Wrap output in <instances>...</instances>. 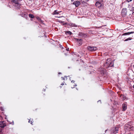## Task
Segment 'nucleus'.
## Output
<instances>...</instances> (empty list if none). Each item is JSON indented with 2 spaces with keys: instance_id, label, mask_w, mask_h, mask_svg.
<instances>
[{
  "instance_id": "1",
  "label": "nucleus",
  "mask_w": 134,
  "mask_h": 134,
  "mask_svg": "<svg viewBox=\"0 0 134 134\" xmlns=\"http://www.w3.org/2000/svg\"><path fill=\"white\" fill-rule=\"evenodd\" d=\"M110 59H108L106 61L105 63L104 64L105 67L108 68L109 67H112L113 66L114 64L112 62H109Z\"/></svg>"
},
{
  "instance_id": "2",
  "label": "nucleus",
  "mask_w": 134,
  "mask_h": 134,
  "mask_svg": "<svg viewBox=\"0 0 134 134\" xmlns=\"http://www.w3.org/2000/svg\"><path fill=\"white\" fill-rule=\"evenodd\" d=\"M102 2L100 1V0H98L97 2H96L95 5L98 7L99 9L102 8L103 5V4L101 3Z\"/></svg>"
},
{
  "instance_id": "3",
  "label": "nucleus",
  "mask_w": 134,
  "mask_h": 134,
  "mask_svg": "<svg viewBox=\"0 0 134 134\" xmlns=\"http://www.w3.org/2000/svg\"><path fill=\"white\" fill-rule=\"evenodd\" d=\"M88 50L91 51H94L97 49V47H92L89 46L88 47Z\"/></svg>"
},
{
  "instance_id": "4",
  "label": "nucleus",
  "mask_w": 134,
  "mask_h": 134,
  "mask_svg": "<svg viewBox=\"0 0 134 134\" xmlns=\"http://www.w3.org/2000/svg\"><path fill=\"white\" fill-rule=\"evenodd\" d=\"M6 126V123L4 121H1L0 122V127L2 128H4Z\"/></svg>"
},
{
  "instance_id": "5",
  "label": "nucleus",
  "mask_w": 134,
  "mask_h": 134,
  "mask_svg": "<svg viewBox=\"0 0 134 134\" xmlns=\"http://www.w3.org/2000/svg\"><path fill=\"white\" fill-rule=\"evenodd\" d=\"M127 10L126 9H123L122 10L121 14L123 16H125L126 15Z\"/></svg>"
},
{
  "instance_id": "6",
  "label": "nucleus",
  "mask_w": 134,
  "mask_h": 134,
  "mask_svg": "<svg viewBox=\"0 0 134 134\" xmlns=\"http://www.w3.org/2000/svg\"><path fill=\"white\" fill-rule=\"evenodd\" d=\"M79 35L81 37H86L87 36L86 34L82 32H79Z\"/></svg>"
},
{
  "instance_id": "7",
  "label": "nucleus",
  "mask_w": 134,
  "mask_h": 134,
  "mask_svg": "<svg viewBox=\"0 0 134 134\" xmlns=\"http://www.w3.org/2000/svg\"><path fill=\"white\" fill-rule=\"evenodd\" d=\"M80 2L78 1L74 2V4L75 5L76 7H78L80 4Z\"/></svg>"
},
{
  "instance_id": "8",
  "label": "nucleus",
  "mask_w": 134,
  "mask_h": 134,
  "mask_svg": "<svg viewBox=\"0 0 134 134\" xmlns=\"http://www.w3.org/2000/svg\"><path fill=\"white\" fill-rule=\"evenodd\" d=\"M122 109L124 111L126 110L127 108V105L125 104H123L122 105Z\"/></svg>"
},
{
  "instance_id": "9",
  "label": "nucleus",
  "mask_w": 134,
  "mask_h": 134,
  "mask_svg": "<svg viewBox=\"0 0 134 134\" xmlns=\"http://www.w3.org/2000/svg\"><path fill=\"white\" fill-rule=\"evenodd\" d=\"M77 41L79 43V45H81L82 43V40L81 39H77Z\"/></svg>"
},
{
  "instance_id": "10",
  "label": "nucleus",
  "mask_w": 134,
  "mask_h": 134,
  "mask_svg": "<svg viewBox=\"0 0 134 134\" xmlns=\"http://www.w3.org/2000/svg\"><path fill=\"white\" fill-rule=\"evenodd\" d=\"M70 26L73 27H77V25L75 24L72 23H70L69 24Z\"/></svg>"
},
{
  "instance_id": "11",
  "label": "nucleus",
  "mask_w": 134,
  "mask_h": 134,
  "mask_svg": "<svg viewBox=\"0 0 134 134\" xmlns=\"http://www.w3.org/2000/svg\"><path fill=\"white\" fill-rule=\"evenodd\" d=\"M134 33V32H128L125 33L124 34V35H129L131 34H133Z\"/></svg>"
},
{
  "instance_id": "12",
  "label": "nucleus",
  "mask_w": 134,
  "mask_h": 134,
  "mask_svg": "<svg viewBox=\"0 0 134 134\" xmlns=\"http://www.w3.org/2000/svg\"><path fill=\"white\" fill-rule=\"evenodd\" d=\"M59 13V12H57V10H55L53 14L54 15H57Z\"/></svg>"
},
{
  "instance_id": "13",
  "label": "nucleus",
  "mask_w": 134,
  "mask_h": 134,
  "mask_svg": "<svg viewBox=\"0 0 134 134\" xmlns=\"http://www.w3.org/2000/svg\"><path fill=\"white\" fill-rule=\"evenodd\" d=\"M65 33L66 34H69L70 35H71L72 34V32L70 31H67Z\"/></svg>"
},
{
  "instance_id": "14",
  "label": "nucleus",
  "mask_w": 134,
  "mask_h": 134,
  "mask_svg": "<svg viewBox=\"0 0 134 134\" xmlns=\"http://www.w3.org/2000/svg\"><path fill=\"white\" fill-rule=\"evenodd\" d=\"M11 1L12 2L14 3L15 4H17L18 3L17 1L14 0H12Z\"/></svg>"
},
{
  "instance_id": "15",
  "label": "nucleus",
  "mask_w": 134,
  "mask_h": 134,
  "mask_svg": "<svg viewBox=\"0 0 134 134\" xmlns=\"http://www.w3.org/2000/svg\"><path fill=\"white\" fill-rule=\"evenodd\" d=\"M29 16L31 18H33L34 17V15L31 14H29Z\"/></svg>"
},
{
  "instance_id": "16",
  "label": "nucleus",
  "mask_w": 134,
  "mask_h": 134,
  "mask_svg": "<svg viewBox=\"0 0 134 134\" xmlns=\"http://www.w3.org/2000/svg\"><path fill=\"white\" fill-rule=\"evenodd\" d=\"M37 19L40 22H42V21L41 20L40 18L39 17H37Z\"/></svg>"
},
{
  "instance_id": "17",
  "label": "nucleus",
  "mask_w": 134,
  "mask_h": 134,
  "mask_svg": "<svg viewBox=\"0 0 134 134\" xmlns=\"http://www.w3.org/2000/svg\"><path fill=\"white\" fill-rule=\"evenodd\" d=\"M132 39V38L130 37L129 38L125 40V41H127L128 40H131Z\"/></svg>"
},
{
  "instance_id": "18",
  "label": "nucleus",
  "mask_w": 134,
  "mask_h": 134,
  "mask_svg": "<svg viewBox=\"0 0 134 134\" xmlns=\"http://www.w3.org/2000/svg\"><path fill=\"white\" fill-rule=\"evenodd\" d=\"M131 10L132 12V14H134V7H132V8Z\"/></svg>"
},
{
  "instance_id": "19",
  "label": "nucleus",
  "mask_w": 134,
  "mask_h": 134,
  "mask_svg": "<svg viewBox=\"0 0 134 134\" xmlns=\"http://www.w3.org/2000/svg\"><path fill=\"white\" fill-rule=\"evenodd\" d=\"M122 98H123V100H125L126 99V97L124 95H123L122 96Z\"/></svg>"
},
{
  "instance_id": "20",
  "label": "nucleus",
  "mask_w": 134,
  "mask_h": 134,
  "mask_svg": "<svg viewBox=\"0 0 134 134\" xmlns=\"http://www.w3.org/2000/svg\"><path fill=\"white\" fill-rule=\"evenodd\" d=\"M67 79V76H65L63 78V80H66Z\"/></svg>"
},
{
  "instance_id": "21",
  "label": "nucleus",
  "mask_w": 134,
  "mask_h": 134,
  "mask_svg": "<svg viewBox=\"0 0 134 134\" xmlns=\"http://www.w3.org/2000/svg\"><path fill=\"white\" fill-rule=\"evenodd\" d=\"M0 109L2 111L4 110L3 108L2 107L0 108Z\"/></svg>"
},
{
  "instance_id": "22",
  "label": "nucleus",
  "mask_w": 134,
  "mask_h": 134,
  "mask_svg": "<svg viewBox=\"0 0 134 134\" xmlns=\"http://www.w3.org/2000/svg\"><path fill=\"white\" fill-rule=\"evenodd\" d=\"M118 131V129L117 128H115V131Z\"/></svg>"
},
{
  "instance_id": "23",
  "label": "nucleus",
  "mask_w": 134,
  "mask_h": 134,
  "mask_svg": "<svg viewBox=\"0 0 134 134\" xmlns=\"http://www.w3.org/2000/svg\"><path fill=\"white\" fill-rule=\"evenodd\" d=\"M127 0V2H131L132 1V0Z\"/></svg>"
},
{
  "instance_id": "24",
  "label": "nucleus",
  "mask_w": 134,
  "mask_h": 134,
  "mask_svg": "<svg viewBox=\"0 0 134 134\" xmlns=\"http://www.w3.org/2000/svg\"><path fill=\"white\" fill-rule=\"evenodd\" d=\"M69 48H68V49H66V50H67V51H69Z\"/></svg>"
},
{
  "instance_id": "25",
  "label": "nucleus",
  "mask_w": 134,
  "mask_h": 134,
  "mask_svg": "<svg viewBox=\"0 0 134 134\" xmlns=\"http://www.w3.org/2000/svg\"><path fill=\"white\" fill-rule=\"evenodd\" d=\"M74 82V81L73 80H72V81H71V82Z\"/></svg>"
},
{
  "instance_id": "26",
  "label": "nucleus",
  "mask_w": 134,
  "mask_h": 134,
  "mask_svg": "<svg viewBox=\"0 0 134 134\" xmlns=\"http://www.w3.org/2000/svg\"><path fill=\"white\" fill-rule=\"evenodd\" d=\"M103 0H100V1L101 2H103Z\"/></svg>"
},
{
  "instance_id": "27",
  "label": "nucleus",
  "mask_w": 134,
  "mask_h": 134,
  "mask_svg": "<svg viewBox=\"0 0 134 134\" xmlns=\"http://www.w3.org/2000/svg\"><path fill=\"white\" fill-rule=\"evenodd\" d=\"M64 85V84H63V83H62V84H61V85Z\"/></svg>"
},
{
  "instance_id": "28",
  "label": "nucleus",
  "mask_w": 134,
  "mask_h": 134,
  "mask_svg": "<svg viewBox=\"0 0 134 134\" xmlns=\"http://www.w3.org/2000/svg\"><path fill=\"white\" fill-rule=\"evenodd\" d=\"M30 120H29V122H30Z\"/></svg>"
},
{
  "instance_id": "29",
  "label": "nucleus",
  "mask_w": 134,
  "mask_h": 134,
  "mask_svg": "<svg viewBox=\"0 0 134 134\" xmlns=\"http://www.w3.org/2000/svg\"><path fill=\"white\" fill-rule=\"evenodd\" d=\"M61 74V73H60V72H59V74Z\"/></svg>"
},
{
  "instance_id": "30",
  "label": "nucleus",
  "mask_w": 134,
  "mask_h": 134,
  "mask_svg": "<svg viewBox=\"0 0 134 134\" xmlns=\"http://www.w3.org/2000/svg\"><path fill=\"white\" fill-rule=\"evenodd\" d=\"M133 87L134 88V85H133Z\"/></svg>"
},
{
  "instance_id": "31",
  "label": "nucleus",
  "mask_w": 134,
  "mask_h": 134,
  "mask_svg": "<svg viewBox=\"0 0 134 134\" xmlns=\"http://www.w3.org/2000/svg\"><path fill=\"white\" fill-rule=\"evenodd\" d=\"M128 128H129L128 129H130V127H128Z\"/></svg>"
},
{
  "instance_id": "32",
  "label": "nucleus",
  "mask_w": 134,
  "mask_h": 134,
  "mask_svg": "<svg viewBox=\"0 0 134 134\" xmlns=\"http://www.w3.org/2000/svg\"><path fill=\"white\" fill-rule=\"evenodd\" d=\"M13 125L14 124H13V123H12V124Z\"/></svg>"
},
{
  "instance_id": "33",
  "label": "nucleus",
  "mask_w": 134,
  "mask_h": 134,
  "mask_svg": "<svg viewBox=\"0 0 134 134\" xmlns=\"http://www.w3.org/2000/svg\"><path fill=\"white\" fill-rule=\"evenodd\" d=\"M133 68H134V65H133Z\"/></svg>"
},
{
  "instance_id": "34",
  "label": "nucleus",
  "mask_w": 134,
  "mask_h": 134,
  "mask_svg": "<svg viewBox=\"0 0 134 134\" xmlns=\"http://www.w3.org/2000/svg\"><path fill=\"white\" fill-rule=\"evenodd\" d=\"M10 124H12V123H10Z\"/></svg>"
}]
</instances>
